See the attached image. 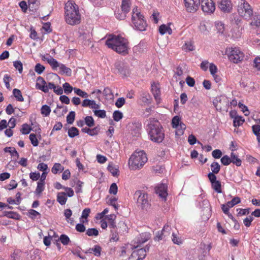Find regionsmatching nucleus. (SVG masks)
I'll return each mask as SVG.
<instances>
[{"label":"nucleus","mask_w":260,"mask_h":260,"mask_svg":"<svg viewBox=\"0 0 260 260\" xmlns=\"http://www.w3.org/2000/svg\"><path fill=\"white\" fill-rule=\"evenodd\" d=\"M105 44L109 48L122 55L124 56L128 53L129 42L127 39L120 35H109Z\"/></svg>","instance_id":"nucleus-1"},{"label":"nucleus","mask_w":260,"mask_h":260,"mask_svg":"<svg viewBox=\"0 0 260 260\" xmlns=\"http://www.w3.org/2000/svg\"><path fill=\"white\" fill-rule=\"evenodd\" d=\"M64 20L71 25H76L81 22V14L79 6L73 1H68L64 5Z\"/></svg>","instance_id":"nucleus-2"},{"label":"nucleus","mask_w":260,"mask_h":260,"mask_svg":"<svg viewBox=\"0 0 260 260\" xmlns=\"http://www.w3.org/2000/svg\"><path fill=\"white\" fill-rule=\"evenodd\" d=\"M148 135L150 140L155 143H161L164 139L162 127L157 120H151L148 124Z\"/></svg>","instance_id":"nucleus-3"},{"label":"nucleus","mask_w":260,"mask_h":260,"mask_svg":"<svg viewBox=\"0 0 260 260\" xmlns=\"http://www.w3.org/2000/svg\"><path fill=\"white\" fill-rule=\"evenodd\" d=\"M132 23L136 29L140 31L145 30L147 26L144 16L137 6L133 8L132 10Z\"/></svg>","instance_id":"nucleus-4"},{"label":"nucleus","mask_w":260,"mask_h":260,"mask_svg":"<svg viewBox=\"0 0 260 260\" xmlns=\"http://www.w3.org/2000/svg\"><path fill=\"white\" fill-rule=\"evenodd\" d=\"M147 160L146 154L144 151H135L131 155L129 160L131 169L132 170L141 169Z\"/></svg>","instance_id":"nucleus-5"},{"label":"nucleus","mask_w":260,"mask_h":260,"mask_svg":"<svg viewBox=\"0 0 260 260\" xmlns=\"http://www.w3.org/2000/svg\"><path fill=\"white\" fill-rule=\"evenodd\" d=\"M42 59L46 61L51 66L52 69L54 71L56 70L59 68L58 73L61 75L65 74L68 76H71L72 75V70L66 67L64 64L58 62L55 59L50 55L44 56Z\"/></svg>","instance_id":"nucleus-6"},{"label":"nucleus","mask_w":260,"mask_h":260,"mask_svg":"<svg viewBox=\"0 0 260 260\" xmlns=\"http://www.w3.org/2000/svg\"><path fill=\"white\" fill-rule=\"evenodd\" d=\"M238 14L244 19L249 20L253 16V9L246 0H240L237 6Z\"/></svg>","instance_id":"nucleus-7"},{"label":"nucleus","mask_w":260,"mask_h":260,"mask_svg":"<svg viewBox=\"0 0 260 260\" xmlns=\"http://www.w3.org/2000/svg\"><path fill=\"white\" fill-rule=\"evenodd\" d=\"M225 53L229 59L233 63H238L242 61L244 57V54L237 47H231L227 48Z\"/></svg>","instance_id":"nucleus-8"},{"label":"nucleus","mask_w":260,"mask_h":260,"mask_svg":"<svg viewBox=\"0 0 260 260\" xmlns=\"http://www.w3.org/2000/svg\"><path fill=\"white\" fill-rule=\"evenodd\" d=\"M135 196L138 197L137 201V206L142 210L147 211L150 208L151 204L148 200V194L141 190H137Z\"/></svg>","instance_id":"nucleus-9"},{"label":"nucleus","mask_w":260,"mask_h":260,"mask_svg":"<svg viewBox=\"0 0 260 260\" xmlns=\"http://www.w3.org/2000/svg\"><path fill=\"white\" fill-rule=\"evenodd\" d=\"M171 125L173 128L176 129V134L178 136L182 135L186 128L185 124L181 122V117L177 115L173 117Z\"/></svg>","instance_id":"nucleus-10"},{"label":"nucleus","mask_w":260,"mask_h":260,"mask_svg":"<svg viewBox=\"0 0 260 260\" xmlns=\"http://www.w3.org/2000/svg\"><path fill=\"white\" fill-rule=\"evenodd\" d=\"M172 228L168 224L164 225L161 231H158L154 240L156 241H159L162 240H166L170 236Z\"/></svg>","instance_id":"nucleus-11"},{"label":"nucleus","mask_w":260,"mask_h":260,"mask_svg":"<svg viewBox=\"0 0 260 260\" xmlns=\"http://www.w3.org/2000/svg\"><path fill=\"white\" fill-rule=\"evenodd\" d=\"M203 11L207 14H212L215 10V5L212 0H201V3Z\"/></svg>","instance_id":"nucleus-12"},{"label":"nucleus","mask_w":260,"mask_h":260,"mask_svg":"<svg viewBox=\"0 0 260 260\" xmlns=\"http://www.w3.org/2000/svg\"><path fill=\"white\" fill-rule=\"evenodd\" d=\"M184 6L187 12L194 13L200 6V0H184Z\"/></svg>","instance_id":"nucleus-13"},{"label":"nucleus","mask_w":260,"mask_h":260,"mask_svg":"<svg viewBox=\"0 0 260 260\" xmlns=\"http://www.w3.org/2000/svg\"><path fill=\"white\" fill-rule=\"evenodd\" d=\"M208 178L211 184L212 189L217 193H221V183L220 181L216 180L217 177L216 175H213V173H209L208 174Z\"/></svg>","instance_id":"nucleus-14"},{"label":"nucleus","mask_w":260,"mask_h":260,"mask_svg":"<svg viewBox=\"0 0 260 260\" xmlns=\"http://www.w3.org/2000/svg\"><path fill=\"white\" fill-rule=\"evenodd\" d=\"M218 6L220 10L224 13H230L233 8V5L230 0H219Z\"/></svg>","instance_id":"nucleus-15"},{"label":"nucleus","mask_w":260,"mask_h":260,"mask_svg":"<svg viewBox=\"0 0 260 260\" xmlns=\"http://www.w3.org/2000/svg\"><path fill=\"white\" fill-rule=\"evenodd\" d=\"M146 255V250L144 248H140L134 250L129 260H142Z\"/></svg>","instance_id":"nucleus-16"},{"label":"nucleus","mask_w":260,"mask_h":260,"mask_svg":"<svg viewBox=\"0 0 260 260\" xmlns=\"http://www.w3.org/2000/svg\"><path fill=\"white\" fill-rule=\"evenodd\" d=\"M36 87L45 93L48 92V84H47L44 78L39 76L37 79Z\"/></svg>","instance_id":"nucleus-17"},{"label":"nucleus","mask_w":260,"mask_h":260,"mask_svg":"<svg viewBox=\"0 0 260 260\" xmlns=\"http://www.w3.org/2000/svg\"><path fill=\"white\" fill-rule=\"evenodd\" d=\"M155 192L160 198L166 200L168 196L167 186L165 184H161L155 188Z\"/></svg>","instance_id":"nucleus-18"},{"label":"nucleus","mask_w":260,"mask_h":260,"mask_svg":"<svg viewBox=\"0 0 260 260\" xmlns=\"http://www.w3.org/2000/svg\"><path fill=\"white\" fill-rule=\"evenodd\" d=\"M152 94L157 103L160 101V90L159 84L153 83L151 85Z\"/></svg>","instance_id":"nucleus-19"},{"label":"nucleus","mask_w":260,"mask_h":260,"mask_svg":"<svg viewBox=\"0 0 260 260\" xmlns=\"http://www.w3.org/2000/svg\"><path fill=\"white\" fill-rule=\"evenodd\" d=\"M82 106L83 107H89L94 109H98L100 108V105L96 104L94 100L89 99L84 100L82 103Z\"/></svg>","instance_id":"nucleus-20"},{"label":"nucleus","mask_w":260,"mask_h":260,"mask_svg":"<svg viewBox=\"0 0 260 260\" xmlns=\"http://www.w3.org/2000/svg\"><path fill=\"white\" fill-rule=\"evenodd\" d=\"M171 24V23H169L167 24L161 25L159 27V33L162 35L165 34L171 35L172 34V30L170 27Z\"/></svg>","instance_id":"nucleus-21"},{"label":"nucleus","mask_w":260,"mask_h":260,"mask_svg":"<svg viewBox=\"0 0 260 260\" xmlns=\"http://www.w3.org/2000/svg\"><path fill=\"white\" fill-rule=\"evenodd\" d=\"M48 90L53 89V92L57 95H61L63 93V89L60 86H56L53 83H48Z\"/></svg>","instance_id":"nucleus-22"},{"label":"nucleus","mask_w":260,"mask_h":260,"mask_svg":"<svg viewBox=\"0 0 260 260\" xmlns=\"http://www.w3.org/2000/svg\"><path fill=\"white\" fill-rule=\"evenodd\" d=\"M105 219L107 220V223L111 229H115L116 228V222L115 221L116 219V215L114 214H110L106 216Z\"/></svg>","instance_id":"nucleus-23"},{"label":"nucleus","mask_w":260,"mask_h":260,"mask_svg":"<svg viewBox=\"0 0 260 260\" xmlns=\"http://www.w3.org/2000/svg\"><path fill=\"white\" fill-rule=\"evenodd\" d=\"M131 6V0H122L121 5V9L122 11L128 13L129 12Z\"/></svg>","instance_id":"nucleus-24"},{"label":"nucleus","mask_w":260,"mask_h":260,"mask_svg":"<svg viewBox=\"0 0 260 260\" xmlns=\"http://www.w3.org/2000/svg\"><path fill=\"white\" fill-rule=\"evenodd\" d=\"M28 8L31 11H36L40 5L39 0H28Z\"/></svg>","instance_id":"nucleus-25"},{"label":"nucleus","mask_w":260,"mask_h":260,"mask_svg":"<svg viewBox=\"0 0 260 260\" xmlns=\"http://www.w3.org/2000/svg\"><path fill=\"white\" fill-rule=\"evenodd\" d=\"M67 201L66 192H59L57 194V201L61 205H65Z\"/></svg>","instance_id":"nucleus-26"},{"label":"nucleus","mask_w":260,"mask_h":260,"mask_svg":"<svg viewBox=\"0 0 260 260\" xmlns=\"http://www.w3.org/2000/svg\"><path fill=\"white\" fill-rule=\"evenodd\" d=\"M243 29V27L241 26H235V27L233 28L232 30V37L235 38H239L241 37L242 34Z\"/></svg>","instance_id":"nucleus-27"},{"label":"nucleus","mask_w":260,"mask_h":260,"mask_svg":"<svg viewBox=\"0 0 260 260\" xmlns=\"http://www.w3.org/2000/svg\"><path fill=\"white\" fill-rule=\"evenodd\" d=\"M90 212V209L88 208H85L83 210L81 216L80 218V222H88V220H87V218L89 216Z\"/></svg>","instance_id":"nucleus-28"},{"label":"nucleus","mask_w":260,"mask_h":260,"mask_svg":"<svg viewBox=\"0 0 260 260\" xmlns=\"http://www.w3.org/2000/svg\"><path fill=\"white\" fill-rule=\"evenodd\" d=\"M63 214L66 217V220L71 224L73 225L74 224V219L73 218H71V217L72 215V210L70 209H65L64 210Z\"/></svg>","instance_id":"nucleus-29"},{"label":"nucleus","mask_w":260,"mask_h":260,"mask_svg":"<svg viewBox=\"0 0 260 260\" xmlns=\"http://www.w3.org/2000/svg\"><path fill=\"white\" fill-rule=\"evenodd\" d=\"M212 172L209 173H213V175L218 174L220 170V166L217 162L214 161L210 166Z\"/></svg>","instance_id":"nucleus-30"},{"label":"nucleus","mask_w":260,"mask_h":260,"mask_svg":"<svg viewBox=\"0 0 260 260\" xmlns=\"http://www.w3.org/2000/svg\"><path fill=\"white\" fill-rule=\"evenodd\" d=\"M64 167L59 163H55L51 169V171L54 174H57L59 172H62Z\"/></svg>","instance_id":"nucleus-31"},{"label":"nucleus","mask_w":260,"mask_h":260,"mask_svg":"<svg viewBox=\"0 0 260 260\" xmlns=\"http://www.w3.org/2000/svg\"><path fill=\"white\" fill-rule=\"evenodd\" d=\"M101 250L102 248L98 245H94L93 247L90 248L89 250L90 253H93L96 256L101 255Z\"/></svg>","instance_id":"nucleus-32"},{"label":"nucleus","mask_w":260,"mask_h":260,"mask_svg":"<svg viewBox=\"0 0 260 260\" xmlns=\"http://www.w3.org/2000/svg\"><path fill=\"white\" fill-rule=\"evenodd\" d=\"M68 134L70 138H74L79 135L78 129L75 127H71L68 129Z\"/></svg>","instance_id":"nucleus-33"},{"label":"nucleus","mask_w":260,"mask_h":260,"mask_svg":"<svg viewBox=\"0 0 260 260\" xmlns=\"http://www.w3.org/2000/svg\"><path fill=\"white\" fill-rule=\"evenodd\" d=\"M4 150L5 152L10 153L12 156H16L18 158L19 156V153L14 147H6L4 148Z\"/></svg>","instance_id":"nucleus-34"},{"label":"nucleus","mask_w":260,"mask_h":260,"mask_svg":"<svg viewBox=\"0 0 260 260\" xmlns=\"http://www.w3.org/2000/svg\"><path fill=\"white\" fill-rule=\"evenodd\" d=\"M231 162L235 164L237 166H240L241 165V159L233 152H232L231 154Z\"/></svg>","instance_id":"nucleus-35"},{"label":"nucleus","mask_w":260,"mask_h":260,"mask_svg":"<svg viewBox=\"0 0 260 260\" xmlns=\"http://www.w3.org/2000/svg\"><path fill=\"white\" fill-rule=\"evenodd\" d=\"M28 216L32 219H35L39 216V218H41V214L38 211L34 209H30L28 212Z\"/></svg>","instance_id":"nucleus-36"},{"label":"nucleus","mask_w":260,"mask_h":260,"mask_svg":"<svg viewBox=\"0 0 260 260\" xmlns=\"http://www.w3.org/2000/svg\"><path fill=\"white\" fill-rule=\"evenodd\" d=\"M13 93L18 101L23 102L24 101L21 92L19 89L16 88L13 89Z\"/></svg>","instance_id":"nucleus-37"},{"label":"nucleus","mask_w":260,"mask_h":260,"mask_svg":"<svg viewBox=\"0 0 260 260\" xmlns=\"http://www.w3.org/2000/svg\"><path fill=\"white\" fill-rule=\"evenodd\" d=\"M182 49L185 51H192L194 50V46L191 41L186 42L182 46Z\"/></svg>","instance_id":"nucleus-38"},{"label":"nucleus","mask_w":260,"mask_h":260,"mask_svg":"<svg viewBox=\"0 0 260 260\" xmlns=\"http://www.w3.org/2000/svg\"><path fill=\"white\" fill-rule=\"evenodd\" d=\"M240 198L238 197H236L233 198V199L231 201L228 202L226 203V204L228 205V207L232 208L234 207L235 205L240 203Z\"/></svg>","instance_id":"nucleus-39"},{"label":"nucleus","mask_w":260,"mask_h":260,"mask_svg":"<svg viewBox=\"0 0 260 260\" xmlns=\"http://www.w3.org/2000/svg\"><path fill=\"white\" fill-rule=\"evenodd\" d=\"M117 199L115 197H111L109 198L107 201L108 204L114 207L115 210L118 208V205L117 203Z\"/></svg>","instance_id":"nucleus-40"},{"label":"nucleus","mask_w":260,"mask_h":260,"mask_svg":"<svg viewBox=\"0 0 260 260\" xmlns=\"http://www.w3.org/2000/svg\"><path fill=\"white\" fill-rule=\"evenodd\" d=\"M41 112L45 116H49L51 112L50 107L46 105H43L41 108Z\"/></svg>","instance_id":"nucleus-41"},{"label":"nucleus","mask_w":260,"mask_h":260,"mask_svg":"<svg viewBox=\"0 0 260 260\" xmlns=\"http://www.w3.org/2000/svg\"><path fill=\"white\" fill-rule=\"evenodd\" d=\"M99 234L98 230L95 228H90L86 231V235L88 236H97Z\"/></svg>","instance_id":"nucleus-42"},{"label":"nucleus","mask_w":260,"mask_h":260,"mask_svg":"<svg viewBox=\"0 0 260 260\" xmlns=\"http://www.w3.org/2000/svg\"><path fill=\"white\" fill-rule=\"evenodd\" d=\"M31 129V127L28 124L24 123L22 124L20 131L22 134L27 135L30 132Z\"/></svg>","instance_id":"nucleus-43"},{"label":"nucleus","mask_w":260,"mask_h":260,"mask_svg":"<svg viewBox=\"0 0 260 260\" xmlns=\"http://www.w3.org/2000/svg\"><path fill=\"white\" fill-rule=\"evenodd\" d=\"M172 241L175 244L180 245L182 243V240L181 238L177 236L174 233L172 235Z\"/></svg>","instance_id":"nucleus-44"},{"label":"nucleus","mask_w":260,"mask_h":260,"mask_svg":"<svg viewBox=\"0 0 260 260\" xmlns=\"http://www.w3.org/2000/svg\"><path fill=\"white\" fill-rule=\"evenodd\" d=\"M244 122V119L242 117L236 116L234 119L233 125L235 127L239 126Z\"/></svg>","instance_id":"nucleus-45"},{"label":"nucleus","mask_w":260,"mask_h":260,"mask_svg":"<svg viewBox=\"0 0 260 260\" xmlns=\"http://www.w3.org/2000/svg\"><path fill=\"white\" fill-rule=\"evenodd\" d=\"M75 112L74 111H71L67 116V121L69 124H72L75 120Z\"/></svg>","instance_id":"nucleus-46"},{"label":"nucleus","mask_w":260,"mask_h":260,"mask_svg":"<svg viewBox=\"0 0 260 260\" xmlns=\"http://www.w3.org/2000/svg\"><path fill=\"white\" fill-rule=\"evenodd\" d=\"M74 91L76 94L82 98H87L88 96V94L87 92L82 91L79 88L75 87L74 88Z\"/></svg>","instance_id":"nucleus-47"},{"label":"nucleus","mask_w":260,"mask_h":260,"mask_svg":"<svg viewBox=\"0 0 260 260\" xmlns=\"http://www.w3.org/2000/svg\"><path fill=\"white\" fill-rule=\"evenodd\" d=\"M62 87L63 88L64 92L65 93L68 94L70 93L73 90H74V88L68 82L64 83Z\"/></svg>","instance_id":"nucleus-48"},{"label":"nucleus","mask_w":260,"mask_h":260,"mask_svg":"<svg viewBox=\"0 0 260 260\" xmlns=\"http://www.w3.org/2000/svg\"><path fill=\"white\" fill-rule=\"evenodd\" d=\"M85 124L89 127H92L94 125V121L92 116H87L85 118Z\"/></svg>","instance_id":"nucleus-49"},{"label":"nucleus","mask_w":260,"mask_h":260,"mask_svg":"<svg viewBox=\"0 0 260 260\" xmlns=\"http://www.w3.org/2000/svg\"><path fill=\"white\" fill-rule=\"evenodd\" d=\"M3 216H6L9 218L16 219L18 214L13 211H4L3 212Z\"/></svg>","instance_id":"nucleus-50"},{"label":"nucleus","mask_w":260,"mask_h":260,"mask_svg":"<svg viewBox=\"0 0 260 260\" xmlns=\"http://www.w3.org/2000/svg\"><path fill=\"white\" fill-rule=\"evenodd\" d=\"M250 25L256 27L259 26L260 25V15H255L250 23Z\"/></svg>","instance_id":"nucleus-51"},{"label":"nucleus","mask_w":260,"mask_h":260,"mask_svg":"<svg viewBox=\"0 0 260 260\" xmlns=\"http://www.w3.org/2000/svg\"><path fill=\"white\" fill-rule=\"evenodd\" d=\"M108 171L113 175L116 176L118 175V170L112 164H109L107 168Z\"/></svg>","instance_id":"nucleus-52"},{"label":"nucleus","mask_w":260,"mask_h":260,"mask_svg":"<svg viewBox=\"0 0 260 260\" xmlns=\"http://www.w3.org/2000/svg\"><path fill=\"white\" fill-rule=\"evenodd\" d=\"M59 240L61 243L64 245H68L70 242L69 237L64 234H62L60 235Z\"/></svg>","instance_id":"nucleus-53"},{"label":"nucleus","mask_w":260,"mask_h":260,"mask_svg":"<svg viewBox=\"0 0 260 260\" xmlns=\"http://www.w3.org/2000/svg\"><path fill=\"white\" fill-rule=\"evenodd\" d=\"M44 185L45 183L38 181L37 183V186L35 190L36 193L37 194H40L44 190Z\"/></svg>","instance_id":"nucleus-54"},{"label":"nucleus","mask_w":260,"mask_h":260,"mask_svg":"<svg viewBox=\"0 0 260 260\" xmlns=\"http://www.w3.org/2000/svg\"><path fill=\"white\" fill-rule=\"evenodd\" d=\"M123 117L122 113L119 111H115L114 112L113 114V119L115 121H118L121 119Z\"/></svg>","instance_id":"nucleus-55"},{"label":"nucleus","mask_w":260,"mask_h":260,"mask_svg":"<svg viewBox=\"0 0 260 260\" xmlns=\"http://www.w3.org/2000/svg\"><path fill=\"white\" fill-rule=\"evenodd\" d=\"M253 133L256 136L257 139L260 140V125H254L252 127Z\"/></svg>","instance_id":"nucleus-56"},{"label":"nucleus","mask_w":260,"mask_h":260,"mask_svg":"<svg viewBox=\"0 0 260 260\" xmlns=\"http://www.w3.org/2000/svg\"><path fill=\"white\" fill-rule=\"evenodd\" d=\"M29 139L31 141V144L34 146H37L38 145L39 142L38 141L36 134H30L29 135Z\"/></svg>","instance_id":"nucleus-57"},{"label":"nucleus","mask_w":260,"mask_h":260,"mask_svg":"<svg viewBox=\"0 0 260 260\" xmlns=\"http://www.w3.org/2000/svg\"><path fill=\"white\" fill-rule=\"evenodd\" d=\"M85 222H80L76 224L75 229L76 230L80 233H83L86 231V228L84 225Z\"/></svg>","instance_id":"nucleus-58"},{"label":"nucleus","mask_w":260,"mask_h":260,"mask_svg":"<svg viewBox=\"0 0 260 260\" xmlns=\"http://www.w3.org/2000/svg\"><path fill=\"white\" fill-rule=\"evenodd\" d=\"M13 65L14 67L18 70L19 73H21L23 70V65L20 61L16 60L14 61Z\"/></svg>","instance_id":"nucleus-59"},{"label":"nucleus","mask_w":260,"mask_h":260,"mask_svg":"<svg viewBox=\"0 0 260 260\" xmlns=\"http://www.w3.org/2000/svg\"><path fill=\"white\" fill-rule=\"evenodd\" d=\"M215 26L219 33L222 34L224 30V25L221 22H216L215 23Z\"/></svg>","instance_id":"nucleus-60"},{"label":"nucleus","mask_w":260,"mask_h":260,"mask_svg":"<svg viewBox=\"0 0 260 260\" xmlns=\"http://www.w3.org/2000/svg\"><path fill=\"white\" fill-rule=\"evenodd\" d=\"M93 112L94 115L99 117L104 118L106 116V111L104 110H95Z\"/></svg>","instance_id":"nucleus-61"},{"label":"nucleus","mask_w":260,"mask_h":260,"mask_svg":"<svg viewBox=\"0 0 260 260\" xmlns=\"http://www.w3.org/2000/svg\"><path fill=\"white\" fill-rule=\"evenodd\" d=\"M45 68L40 63H37L35 67V71L38 74H41L45 70Z\"/></svg>","instance_id":"nucleus-62"},{"label":"nucleus","mask_w":260,"mask_h":260,"mask_svg":"<svg viewBox=\"0 0 260 260\" xmlns=\"http://www.w3.org/2000/svg\"><path fill=\"white\" fill-rule=\"evenodd\" d=\"M118 187L116 183H113L109 188V192L110 194L115 195L117 193Z\"/></svg>","instance_id":"nucleus-63"},{"label":"nucleus","mask_w":260,"mask_h":260,"mask_svg":"<svg viewBox=\"0 0 260 260\" xmlns=\"http://www.w3.org/2000/svg\"><path fill=\"white\" fill-rule=\"evenodd\" d=\"M253 67L257 71H260V56L256 57L253 60Z\"/></svg>","instance_id":"nucleus-64"}]
</instances>
